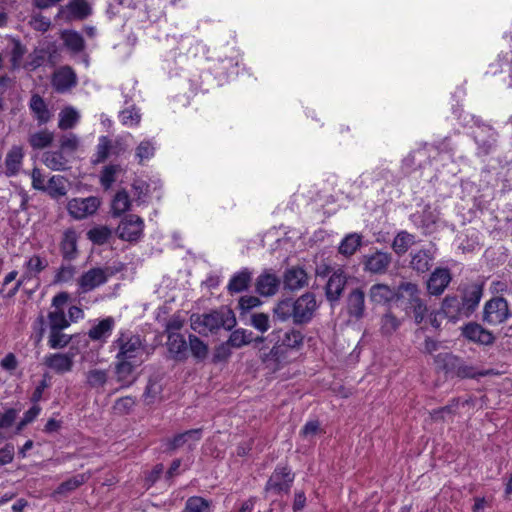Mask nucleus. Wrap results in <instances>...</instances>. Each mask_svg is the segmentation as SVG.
I'll list each match as a JSON object with an SVG mask.
<instances>
[{
	"instance_id": "nucleus-37",
	"label": "nucleus",
	"mask_w": 512,
	"mask_h": 512,
	"mask_svg": "<svg viewBox=\"0 0 512 512\" xmlns=\"http://www.w3.org/2000/svg\"><path fill=\"white\" fill-rule=\"evenodd\" d=\"M80 120L79 112L72 106L63 108L59 113L58 128L67 131L73 129Z\"/></svg>"
},
{
	"instance_id": "nucleus-9",
	"label": "nucleus",
	"mask_w": 512,
	"mask_h": 512,
	"mask_svg": "<svg viewBox=\"0 0 512 512\" xmlns=\"http://www.w3.org/2000/svg\"><path fill=\"white\" fill-rule=\"evenodd\" d=\"M99 206L100 200L94 196L73 198L68 202L67 210L74 219L82 220L93 215Z\"/></svg>"
},
{
	"instance_id": "nucleus-42",
	"label": "nucleus",
	"mask_w": 512,
	"mask_h": 512,
	"mask_svg": "<svg viewBox=\"0 0 512 512\" xmlns=\"http://www.w3.org/2000/svg\"><path fill=\"white\" fill-rule=\"evenodd\" d=\"M112 153H114L112 141L107 136H101L92 157V163L95 165L103 163Z\"/></svg>"
},
{
	"instance_id": "nucleus-24",
	"label": "nucleus",
	"mask_w": 512,
	"mask_h": 512,
	"mask_svg": "<svg viewBox=\"0 0 512 512\" xmlns=\"http://www.w3.org/2000/svg\"><path fill=\"white\" fill-rule=\"evenodd\" d=\"M309 277L302 267H291L284 273V286L289 290H299L308 285Z\"/></svg>"
},
{
	"instance_id": "nucleus-17",
	"label": "nucleus",
	"mask_w": 512,
	"mask_h": 512,
	"mask_svg": "<svg viewBox=\"0 0 512 512\" xmlns=\"http://www.w3.org/2000/svg\"><path fill=\"white\" fill-rule=\"evenodd\" d=\"M41 159L43 164L53 171H66L70 168L71 156L59 148L45 151Z\"/></svg>"
},
{
	"instance_id": "nucleus-5",
	"label": "nucleus",
	"mask_w": 512,
	"mask_h": 512,
	"mask_svg": "<svg viewBox=\"0 0 512 512\" xmlns=\"http://www.w3.org/2000/svg\"><path fill=\"white\" fill-rule=\"evenodd\" d=\"M111 275L109 268L94 267L77 278L79 294H86L104 285Z\"/></svg>"
},
{
	"instance_id": "nucleus-60",
	"label": "nucleus",
	"mask_w": 512,
	"mask_h": 512,
	"mask_svg": "<svg viewBox=\"0 0 512 512\" xmlns=\"http://www.w3.org/2000/svg\"><path fill=\"white\" fill-rule=\"evenodd\" d=\"M189 348L193 356L197 359H204L208 354L207 345L194 335L189 336Z\"/></svg>"
},
{
	"instance_id": "nucleus-56",
	"label": "nucleus",
	"mask_w": 512,
	"mask_h": 512,
	"mask_svg": "<svg viewBox=\"0 0 512 512\" xmlns=\"http://www.w3.org/2000/svg\"><path fill=\"white\" fill-rule=\"evenodd\" d=\"M111 235V230L106 226L94 227L87 232L88 239L97 245H103L108 242Z\"/></svg>"
},
{
	"instance_id": "nucleus-55",
	"label": "nucleus",
	"mask_w": 512,
	"mask_h": 512,
	"mask_svg": "<svg viewBox=\"0 0 512 512\" xmlns=\"http://www.w3.org/2000/svg\"><path fill=\"white\" fill-rule=\"evenodd\" d=\"M87 480V477L84 474H78L67 481L62 482L57 489L55 490V493L57 494H67L69 492L74 491L81 485H83Z\"/></svg>"
},
{
	"instance_id": "nucleus-54",
	"label": "nucleus",
	"mask_w": 512,
	"mask_h": 512,
	"mask_svg": "<svg viewBox=\"0 0 512 512\" xmlns=\"http://www.w3.org/2000/svg\"><path fill=\"white\" fill-rule=\"evenodd\" d=\"M186 512H211V502L200 497L192 496L185 504Z\"/></svg>"
},
{
	"instance_id": "nucleus-29",
	"label": "nucleus",
	"mask_w": 512,
	"mask_h": 512,
	"mask_svg": "<svg viewBox=\"0 0 512 512\" xmlns=\"http://www.w3.org/2000/svg\"><path fill=\"white\" fill-rule=\"evenodd\" d=\"M363 237L361 234L348 233L338 245V253L345 258L353 256L362 246Z\"/></svg>"
},
{
	"instance_id": "nucleus-59",
	"label": "nucleus",
	"mask_w": 512,
	"mask_h": 512,
	"mask_svg": "<svg viewBox=\"0 0 512 512\" xmlns=\"http://www.w3.org/2000/svg\"><path fill=\"white\" fill-rule=\"evenodd\" d=\"M380 325L381 332L390 335L398 329L400 322L391 312H387L382 316Z\"/></svg>"
},
{
	"instance_id": "nucleus-33",
	"label": "nucleus",
	"mask_w": 512,
	"mask_h": 512,
	"mask_svg": "<svg viewBox=\"0 0 512 512\" xmlns=\"http://www.w3.org/2000/svg\"><path fill=\"white\" fill-rule=\"evenodd\" d=\"M29 107L40 124H45L51 119V113L40 95H32Z\"/></svg>"
},
{
	"instance_id": "nucleus-43",
	"label": "nucleus",
	"mask_w": 512,
	"mask_h": 512,
	"mask_svg": "<svg viewBox=\"0 0 512 512\" xmlns=\"http://www.w3.org/2000/svg\"><path fill=\"white\" fill-rule=\"evenodd\" d=\"M48 267V261L45 258L40 257L39 255H33L28 259L25 263L26 272L22 276V278L30 279L42 271H44Z\"/></svg>"
},
{
	"instance_id": "nucleus-4",
	"label": "nucleus",
	"mask_w": 512,
	"mask_h": 512,
	"mask_svg": "<svg viewBox=\"0 0 512 512\" xmlns=\"http://www.w3.org/2000/svg\"><path fill=\"white\" fill-rule=\"evenodd\" d=\"M437 359L443 361L445 368L460 378H476L494 374L493 370H477L474 366L450 353H441Z\"/></svg>"
},
{
	"instance_id": "nucleus-51",
	"label": "nucleus",
	"mask_w": 512,
	"mask_h": 512,
	"mask_svg": "<svg viewBox=\"0 0 512 512\" xmlns=\"http://www.w3.org/2000/svg\"><path fill=\"white\" fill-rule=\"evenodd\" d=\"M77 269L72 264H61L57 269L53 282L55 284L70 283L75 279Z\"/></svg>"
},
{
	"instance_id": "nucleus-50",
	"label": "nucleus",
	"mask_w": 512,
	"mask_h": 512,
	"mask_svg": "<svg viewBox=\"0 0 512 512\" xmlns=\"http://www.w3.org/2000/svg\"><path fill=\"white\" fill-rule=\"evenodd\" d=\"M131 201L125 190L118 191L114 196L111 204L112 214L120 216L130 209Z\"/></svg>"
},
{
	"instance_id": "nucleus-41",
	"label": "nucleus",
	"mask_w": 512,
	"mask_h": 512,
	"mask_svg": "<svg viewBox=\"0 0 512 512\" xmlns=\"http://www.w3.org/2000/svg\"><path fill=\"white\" fill-rule=\"evenodd\" d=\"M80 138L73 132L63 133L58 137L59 149L72 156L80 147Z\"/></svg>"
},
{
	"instance_id": "nucleus-62",
	"label": "nucleus",
	"mask_w": 512,
	"mask_h": 512,
	"mask_svg": "<svg viewBox=\"0 0 512 512\" xmlns=\"http://www.w3.org/2000/svg\"><path fill=\"white\" fill-rule=\"evenodd\" d=\"M251 325L261 333H265L270 328L269 316L265 313H254L251 316Z\"/></svg>"
},
{
	"instance_id": "nucleus-23",
	"label": "nucleus",
	"mask_w": 512,
	"mask_h": 512,
	"mask_svg": "<svg viewBox=\"0 0 512 512\" xmlns=\"http://www.w3.org/2000/svg\"><path fill=\"white\" fill-rule=\"evenodd\" d=\"M280 279L269 271H264L256 279V291L261 296H273L277 293Z\"/></svg>"
},
{
	"instance_id": "nucleus-34",
	"label": "nucleus",
	"mask_w": 512,
	"mask_h": 512,
	"mask_svg": "<svg viewBox=\"0 0 512 512\" xmlns=\"http://www.w3.org/2000/svg\"><path fill=\"white\" fill-rule=\"evenodd\" d=\"M251 279L252 273L244 268L232 276L227 288L230 293H240L249 287Z\"/></svg>"
},
{
	"instance_id": "nucleus-18",
	"label": "nucleus",
	"mask_w": 512,
	"mask_h": 512,
	"mask_svg": "<svg viewBox=\"0 0 512 512\" xmlns=\"http://www.w3.org/2000/svg\"><path fill=\"white\" fill-rule=\"evenodd\" d=\"M391 263V256L386 252L376 251L364 256V270L372 274H383Z\"/></svg>"
},
{
	"instance_id": "nucleus-58",
	"label": "nucleus",
	"mask_w": 512,
	"mask_h": 512,
	"mask_svg": "<svg viewBox=\"0 0 512 512\" xmlns=\"http://www.w3.org/2000/svg\"><path fill=\"white\" fill-rule=\"evenodd\" d=\"M17 418V410L10 408L0 412V440L5 438V431L12 427Z\"/></svg>"
},
{
	"instance_id": "nucleus-40",
	"label": "nucleus",
	"mask_w": 512,
	"mask_h": 512,
	"mask_svg": "<svg viewBox=\"0 0 512 512\" xmlns=\"http://www.w3.org/2000/svg\"><path fill=\"white\" fill-rule=\"evenodd\" d=\"M167 347L174 356L184 357L187 351V342L180 333L170 332L168 333Z\"/></svg>"
},
{
	"instance_id": "nucleus-44",
	"label": "nucleus",
	"mask_w": 512,
	"mask_h": 512,
	"mask_svg": "<svg viewBox=\"0 0 512 512\" xmlns=\"http://www.w3.org/2000/svg\"><path fill=\"white\" fill-rule=\"evenodd\" d=\"M86 383L92 389L105 386L108 381V371L105 369H90L85 373Z\"/></svg>"
},
{
	"instance_id": "nucleus-30",
	"label": "nucleus",
	"mask_w": 512,
	"mask_h": 512,
	"mask_svg": "<svg viewBox=\"0 0 512 512\" xmlns=\"http://www.w3.org/2000/svg\"><path fill=\"white\" fill-rule=\"evenodd\" d=\"M347 310L350 316L361 319L365 313V294L360 289L350 292L347 299Z\"/></svg>"
},
{
	"instance_id": "nucleus-16",
	"label": "nucleus",
	"mask_w": 512,
	"mask_h": 512,
	"mask_svg": "<svg viewBox=\"0 0 512 512\" xmlns=\"http://www.w3.org/2000/svg\"><path fill=\"white\" fill-rule=\"evenodd\" d=\"M482 294V286L476 283L469 284L464 287L460 301L462 305V310L467 313L468 317L478 307L480 300L482 298Z\"/></svg>"
},
{
	"instance_id": "nucleus-36",
	"label": "nucleus",
	"mask_w": 512,
	"mask_h": 512,
	"mask_svg": "<svg viewBox=\"0 0 512 512\" xmlns=\"http://www.w3.org/2000/svg\"><path fill=\"white\" fill-rule=\"evenodd\" d=\"M65 329H49L47 337V345L50 349L61 350L67 347L72 336L64 332Z\"/></svg>"
},
{
	"instance_id": "nucleus-22",
	"label": "nucleus",
	"mask_w": 512,
	"mask_h": 512,
	"mask_svg": "<svg viewBox=\"0 0 512 512\" xmlns=\"http://www.w3.org/2000/svg\"><path fill=\"white\" fill-rule=\"evenodd\" d=\"M201 439V429H192L176 435L167 443L169 451H175L180 448L191 449Z\"/></svg>"
},
{
	"instance_id": "nucleus-7",
	"label": "nucleus",
	"mask_w": 512,
	"mask_h": 512,
	"mask_svg": "<svg viewBox=\"0 0 512 512\" xmlns=\"http://www.w3.org/2000/svg\"><path fill=\"white\" fill-rule=\"evenodd\" d=\"M294 481V474L287 466H277L265 485V491L274 494L288 493Z\"/></svg>"
},
{
	"instance_id": "nucleus-3",
	"label": "nucleus",
	"mask_w": 512,
	"mask_h": 512,
	"mask_svg": "<svg viewBox=\"0 0 512 512\" xmlns=\"http://www.w3.org/2000/svg\"><path fill=\"white\" fill-rule=\"evenodd\" d=\"M476 129L473 131V137L477 144V155L486 156L496 147L498 133L495 129L481 121L479 117L472 116Z\"/></svg>"
},
{
	"instance_id": "nucleus-53",
	"label": "nucleus",
	"mask_w": 512,
	"mask_h": 512,
	"mask_svg": "<svg viewBox=\"0 0 512 512\" xmlns=\"http://www.w3.org/2000/svg\"><path fill=\"white\" fill-rule=\"evenodd\" d=\"M121 171V167L116 164H110L103 168L100 175V183L104 189H110L116 181V175Z\"/></svg>"
},
{
	"instance_id": "nucleus-48",
	"label": "nucleus",
	"mask_w": 512,
	"mask_h": 512,
	"mask_svg": "<svg viewBox=\"0 0 512 512\" xmlns=\"http://www.w3.org/2000/svg\"><path fill=\"white\" fill-rule=\"evenodd\" d=\"M415 243V236L407 231L399 232L393 240L392 248L396 254L402 255Z\"/></svg>"
},
{
	"instance_id": "nucleus-28",
	"label": "nucleus",
	"mask_w": 512,
	"mask_h": 512,
	"mask_svg": "<svg viewBox=\"0 0 512 512\" xmlns=\"http://www.w3.org/2000/svg\"><path fill=\"white\" fill-rule=\"evenodd\" d=\"M23 158V148L21 146H13L5 157V174L9 177L15 176L21 169Z\"/></svg>"
},
{
	"instance_id": "nucleus-6",
	"label": "nucleus",
	"mask_w": 512,
	"mask_h": 512,
	"mask_svg": "<svg viewBox=\"0 0 512 512\" xmlns=\"http://www.w3.org/2000/svg\"><path fill=\"white\" fill-rule=\"evenodd\" d=\"M294 323L306 324L312 320L318 308L316 297L313 293H305L294 300Z\"/></svg>"
},
{
	"instance_id": "nucleus-12",
	"label": "nucleus",
	"mask_w": 512,
	"mask_h": 512,
	"mask_svg": "<svg viewBox=\"0 0 512 512\" xmlns=\"http://www.w3.org/2000/svg\"><path fill=\"white\" fill-rule=\"evenodd\" d=\"M92 14V7L86 0H70L59 10L58 16L67 20H84Z\"/></svg>"
},
{
	"instance_id": "nucleus-15",
	"label": "nucleus",
	"mask_w": 512,
	"mask_h": 512,
	"mask_svg": "<svg viewBox=\"0 0 512 512\" xmlns=\"http://www.w3.org/2000/svg\"><path fill=\"white\" fill-rule=\"evenodd\" d=\"M452 280L447 268H436L427 280V291L432 296L441 295Z\"/></svg>"
},
{
	"instance_id": "nucleus-49",
	"label": "nucleus",
	"mask_w": 512,
	"mask_h": 512,
	"mask_svg": "<svg viewBox=\"0 0 512 512\" xmlns=\"http://www.w3.org/2000/svg\"><path fill=\"white\" fill-rule=\"evenodd\" d=\"M54 134L47 129L35 132L29 136V144L33 149H44L51 145Z\"/></svg>"
},
{
	"instance_id": "nucleus-13",
	"label": "nucleus",
	"mask_w": 512,
	"mask_h": 512,
	"mask_svg": "<svg viewBox=\"0 0 512 512\" xmlns=\"http://www.w3.org/2000/svg\"><path fill=\"white\" fill-rule=\"evenodd\" d=\"M52 87L58 93H65L77 85L75 71L69 66H62L52 75Z\"/></svg>"
},
{
	"instance_id": "nucleus-21",
	"label": "nucleus",
	"mask_w": 512,
	"mask_h": 512,
	"mask_svg": "<svg viewBox=\"0 0 512 512\" xmlns=\"http://www.w3.org/2000/svg\"><path fill=\"white\" fill-rule=\"evenodd\" d=\"M369 300L377 305L389 304L396 299L397 290L384 283H377L369 289Z\"/></svg>"
},
{
	"instance_id": "nucleus-2",
	"label": "nucleus",
	"mask_w": 512,
	"mask_h": 512,
	"mask_svg": "<svg viewBox=\"0 0 512 512\" xmlns=\"http://www.w3.org/2000/svg\"><path fill=\"white\" fill-rule=\"evenodd\" d=\"M111 349L117 350L116 359L132 361L142 355L145 347L139 335L128 330H121L112 342Z\"/></svg>"
},
{
	"instance_id": "nucleus-32",
	"label": "nucleus",
	"mask_w": 512,
	"mask_h": 512,
	"mask_svg": "<svg viewBox=\"0 0 512 512\" xmlns=\"http://www.w3.org/2000/svg\"><path fill=\"white\" fill-rule=\"evenodd\" d=\"M421 291L417 284L412 282H402L397 288L396 299L403 300L406 308L421 300Z\"/></svg>"
},
{
	"instance_id": "nucleus-19",
	"label": "nucleus",
	"mask_w": 512,
	"mask_h": 512,
	"mask_svg": "<svg viewBox=\"0 0 512 512\" xmlns=\"http://www.w3.org/2000/svg\"><path fill=\"white\" fill-rule=\"evenodd\" d=\"M347 275L342 269L335 270L326 284V297L329 301H336L340 298L345 285Z\"/></svg>"
},
{
	"instance_id": "nucleus-64",
	"label": "nucleus",
	"mask_w": 512,
	"mask_h": 512,
	"mask_svg": "<svg viewBox=\"0 0 512 512\" xmlns=\"http://www.w3.org/2000/svg\"><path fill=\"white\" fill-rule=\"evenodd\" d=\"M47 326V319L44 315L40 314L33 322L32 329L35 342L39 343L42 341Z\"/></svg>"
},
{
	"instance_id": "nucleus-26",
	"label": "nucleus",
	"mask_w": 512,
	"mask_h": 512,
	"mask_svg": "<svg viewBox=\"0 0 512 512\" xmlns=\"http://www.w3.org/2000/svg\"><path fill=\"white\" fill-rule=\"evenodd\" d=\"M78 236L74 229H66L60 243V251L64 260L72 261L78 256Z\"/></svg>"
},
{
	"instance_id": "nucleus-47",
	"label": "nucleus",
	"mask_w": 512,
	"mask_h": 512,
	"mask_svg": "<svg viewBox=\"0 0 512 512\" xmlns=\"http://www.w3.org/2000/svg\"><path fill=\"white\" fill-rule=\"evenodd\" d=\"M66 178L61 175H53L48 180L46 190L52 198H60L67 194Z\"/></svg>"
},
{
	"instance_id": "nucleus-27",
	"label": "nucleus",
	"mask_w": 512,
	"mask_h": 512,
	"mask_svg": "<svg viewBox=\"0 0 512 512\" xmlns=\"http://www.w3.org/2000/svg\"><path fill=\"white\" fill-rule=\"evenodd\" d=\"M114 327V318L110 316L106 317L98 321L89 329L88 336L92 341H99L101 343H105L107 339L110 337Z\"/></svg>"
},
{
	"instance_id": "nucleus-10",
	"label": "nucleus",
	"mask_w": 512,
	"mask_h": 512,
	"mask_svg": "<svg viewBox=\"0 0 512 512\" xmlns=\"http://www.w3.org/2000/svg\"><path fill=\"white\" fill-rule=\"evenodd\" d=\"M75 356L71 351L50 353L44 357L43 364L54 373L63 375L73 370Z\"/></svg>"
},
{
	"instance_id": "nucleus-45",
	"label": "nucleus",
	"mask_w": 512,
	"mask_h": 512,
	"mask_svg": "<svg viewBox=\"0 0 512 512\" xmlns=\"http://www.w3.org/2000/svg\"><path fill=\"white\" fill-rule=\"evenodd\" d=\"M273 346L271 349H267L266 347H260L259 350V358L263 363H278L284 357V350L280 347L276 341H272Z\"/></svg>"
},
{
	"instance_id": "nucleus-46",
	"label": "nucleus",
	"mask_w": 512,
	"mask_h": 512,
	"mask_svg": "<svg viewBox=\"0 0 512 512\" xmlns=\"http://www.w3.org/2000/svg\"><path fill=\"white\" fill-rule=\"evenodd\" d=\"M47 328L49 329H66L70 326L63 309H54L47 314Z\"/></svg>"
},
{
	"instance_id": "nucleus-39",
	"label": "nucleus",
	"mask_w": 512,
	"mask_h": 512,
	"mask_svg": "<svg viewBox=\"0 0 512 512\" xmlns=\"http://www.w3.org/2000/svg\"><path fill=\"white\" fill-rule=\"evenodd\" d=\"M433 255L428 250H419L412 254L411 267L419 273L428 271L433 262Z\"/></svg>"
},
{
	"instance_id": "nucleus-20",
	"label": "nucleus",
	"mask_w": 512,
	"mask_h": 512,
	"mask_svg": "<svg viewBox=\"0 0 512 512\" xmlns=\"http://www.w3.org/2000/svg\"><path fill=\"white\" fill-rule=\"evenodd\" d=\"M462 334L468 340L478 344L490 345L494 342L493 334L478 323L472 322L465 325L462 329Z\"/></svg>"
},
{
	"instance_id": "nucleus-63",
	"label": "nucleus",
	"mask_w": 512,
	"mask_h": 512,
	"mask_svg": "<svg viewBox=\"0 0 512 512\" xmlns=\"http://www.w3.org/2000/svg\"><path fill=\"white\" fill-rule=\"evenodd\" d=\"M25 47L19 41H14L11 49L10 62L13 69L20 67L22 58L25 54Z\"/></svg>"
},
{
	"instance_id": "nucleus-8",
	"label": "nucleus",
	"mask_w": 512,
	"mask_h": 512,
	"mask_svg": "<svg viewBox=\"0 0 512 512\" xmlns=\"http://www.w3.org/2000/svg\"><path fill=\"white\" fill-rule=\"evenodd\" d=\"M510 317L507 301L502 297L489 300L484 306L483 319L490 325H498Z\"/></svg>"
},
{
	"instance_id": "nucleus-61",
	"label": "nucleus",
	"mask_w": 512,
	"mask_h": 512,
	"mask_svg": "<svg viewBox=\"0 0 512 512\" xmlns=\"http://www.w3.org/2000/svg\"><path fill=\"white\" fill-rule=\"evenodd\" d=\"M155 146L149 141H142L136 148V157L140 164L151 159L155 154Z\"/></svg>"
},
{
	"instance_id": "nucleus-35",
	"label": "nucleus",
	"mask_w": 512,
	"mask_h": 512,
	"mask_svg": "<svg viewBox=\"0 0 512 512\" xmlns=\"http://www.w3.org/2000/svg\"><path fill=\"white\" fill-rule=\"evenodd\" d=\"M134 369L135 364L132 361L117 359V364L115 367L117 381L120 382L123 386L131 384L133 381Z\"/></svg>"
},
{
	"instance_id": "nucleus-1",
	"label": "nucleus",
	"mask_w": 512,
	"mask_h": 512,
	"mask_svg": "<svg viewBox=\"0 0 512 512\" xmlns=\"http://www.w3.org/2000/svg\"><path fill=\"white\" fill-rule=\"evenodd\" d=\"M236 325V318L230 309H221L192 318V328L199 333H207L225 328L231 330Z\"/></svg>"
},
{
	"instance_id": "nucleus-38",
	"label": "nucleus",
	"mask_w": 512,
	"mask_h": 512,
	"mask_svg": "<svg viewBox=\"0 0 512 512\" xmlns=\"http://www.w3.org/2000/svg\"><path fill=\"white\" fill-rule=\"evenodd\" d=\"M61 39L64 45L74 53H79L85 48L83 36L74 30H65L61 33Z\"/></svg>"
},
{
	"instance_id": "nucleus-11",
	"label": "nucleus",
	"mask_w": 512,
	"mask_h": 512,
	"mask_svg": "<svg viewBox=\"0 0 512 512\" xmlns=\"http://www.w3.org/2000/svg\"><path fill=\"white\" fill-rule=\"evenodd\" d=\"M116 232L122 240L136 241L142 235L143 221L138 216L130 215L120 222Z\"/></svg>"
},
{
	"instance_id": "nucleus-31",
	"label": "nucleus",
	"mask_w": 512,
	"mask_h": 512,
	"mask_svg": "<svg viewBox=\"0 0 512 512\" xmlns=\"http://www.w3.org/2000/svg\"><path fill=\"white\" fill-rule=\"evenodd\" d=\"M266 338L263 336H258L256 338L253 337V332L239 328L234 330L228 339L229 344L233 348H241L243 346H246L252 342L255 343V345H258L259 343H262Z\"/></svg>"
},
{
	"instance_id": "nucleus-57",
	"label": "nucleus",
	"mask_w": 512,
	"mask_h": 512,
	"mask_svg": "<svg viewBox=\"0 0 512 512\" xmlns=\"http://www.w3.org/2000/svg\"><path fill=\"white\" fill-rule=\"evenodd\" d=\"M119 117L121 123L127 127H136L141 121V115L134 106L121 111Z\"/></svg>"
},
{
	"instance_id": "nucleus-25",
	"label": "nucleus",
	"mask_w": 512,
	"mask_h": 512,
	"mask_svg": "<svg viewBox=\"0 0 512 512\" xmlns=\"http://www.w3.org/2000/svg\"><path fill=\"white\" fill-rule=\"evenodd\" d=\"M439 313L454 322L463 317H468L467 313L462 310L460 299L457 296L450 295L443 299Z\"/></svg>"
},
{
	"instance_id": "nucleus-14",
	"label": "nucleus",
	"mask_w": 512,
	"mask_h": 512,
	"mask_svg": "<svg viewBox=\"0 0 512 512\" xmlns=\"http://www.w3.org/2000/svg\"><path fill=\"white\" fill-rule=\"evenodd\" d=\"M270 341H276L280 344V347L284 350L287 349H295L299 348L303 344V335L300 331L295 329H289L286 331L283 330H274L268 336Z\"/></svg>"
},
{
	"instance_id": "nucleus-52",
	"label": "nucleus",
	"mask_w": 512,
	"mask_h": 512,
	"mask_svg": "<svg viewBox=\"0 0 512 512\" xmlns=\"http://www.w3.org/2000/svg\"><path fill=\"white\" fill-rule=\"evenodd\" d=\"M294 301L292 299H284L278 302L274 308V315L281 321H286L289 318L294 320Z\"/></svg>"
}]
</instances>
